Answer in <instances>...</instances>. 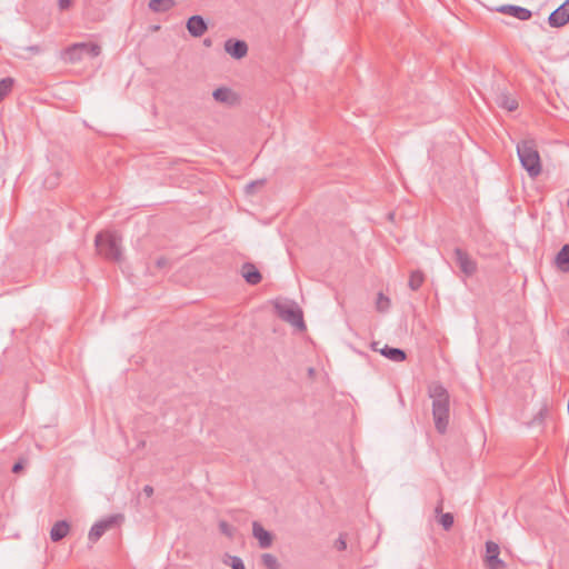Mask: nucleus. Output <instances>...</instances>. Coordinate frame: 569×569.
<instances>
[{"instance_id": "obj_16", "label": "nucleus", "mask_w": 569, "mask_h": 569, "mask_svg": "<svg viewBox=\"0 0 569 569\" xmlns=\"http://www.w3.org/2000/svg\"><path fill=\"white\" fill-rule=\"evenodd\" d=\"M555 263L562 272L569 271V243L565 244L557 253Z\"/></svg>"}, {"instance_id": "obj_13", "label": "nucleus", "mask_w": 569, "mask_h": 569, "mask_svg": "<svg viewBox=\"0 0 569 569\" xmlns=\"http://www.w3.org/2000/svg\"><path fill=\"white\" fill-rule=\"evenodd\" d=\"M378 342L372 343L375 351H379L382 356L395 362H401L406 359V352L402 349L385 346L382 349L377 348Z\"/></svg>"}, {"instance_id": "obj_35", "label": "nucleus", "mask_w": 569, "mask_h": 569, "mask_svg": "<svg viewBox=\"0 0 569 569\" xmlns=\"http://www.w3.org/2000/svg\"><path fill=\"white\" fill-rule=\"evenodd\" d=\"M28 50L38 53L40 51L38 46L28 47Z\"/></svg>"}, {"instance_id": "obj_15", "label": "nucleus", "mask_w": 569, "mask_h": 569, "mask_svg": "<svg viewBox=\"0 0 569 569\" xmlns=\"http://www.w3.org/2000/svg\"><path fill=\"white\" fill-rule=\"evenodd\" d=\"M69 530L70 525L66 520L57 521L50 530V538L53 542H58L67 537Z\"/></svg>"}, {"instance_id": "obj_5", "label": "nucleus", "mask_w": 569, "mask_h": 569, "mask_svg": "<svg viewBox=\"0 0 569 569\" xmlns=\"http://www.w3.org/2000/svg\"><path fill=\"white\" fill-rule=\"evenodd\" d=\"M277 315L283 320L298 328L299 330L306 329L303 315L300 308L296 305H276Z\"/></svg>"}, {"instance_id": "obj_24", "label": "nucleus", "mask_w": 569, "mask_h": 569, "mask_svg": "<svg viewBox=\"0 0 569 569\" xmlns=\"http://www.w3.org/2000/svg\"><path fill=\"white\" fill-rule=\"evenodd\" d=\"M376 306L379 311H386L390 306V299L386 297L382 292H379L377 296Z\"/></svg>"}, {"instance_id": "obj_29", "label": "nucleus", "mask_w": 569, "mask_h": 569, "mask_svg": "<svg viewBox=\"0 0 569 569\" xmlns=\"http://www.w3.org/2000/svg\"><path fill=\"white\" fill-rule=\"evenodd\" d=\"M230 560H231V568L232 569H246L244 565H243V561L239 558V557H230Z\"/></svg>"}, {"instance_id": "obj_25", "label": "nucleus", "mask_w": 569, "mask_h": 569, "mask_svg": "<svg viewBox=\"0 0 569 569\" xmlns=\"http://www.w3.org/2000/svg\"><path fill=\"white\" fill-rule=\"evenodd\" d=\"M486 562L489 569H506V565L499 556L486 559Z\"/></svg>"}, {"instance_id": "obj_3", "label": "nucleus", "mask_w": 569, "mask_h": 569, "mask_svg": "<svg viewBox=\"0 0 569 569\" xmlns=\"http://www.w3.org/2000/svg\"><path fill=\"white\" fill-rule=\"evenodd\" d=\"M98 253L107 260L118 262L121 260L120 238L112 232H99L94 240Z\"/></svg>"}, {"instance_id": "obj_22", "label": "nucleus", "mask_w": 569, "mask_h": 569, "mask_svg": "<svg viewBox=\"0 0 569 569\" xmlns=\"http://www.w3.org/2000/svg\"><path fill=\"white\" fill-rule=\"evenodd\" d=\"M261 563L267 569H280V563H279L277 557L271 553H263L261 556Z\"/></svg>"}, {"instance_id": "obj_8", "label": "nucleus", "mask_w": 569, "mask_h": 569, "mask_svg": "<svg viewBox=\"0 0 569 569\" xmlns=\"http://www.w3.org/2000/svg\"><path fill=\"white\" fill-rule=\"evenodd\" d=\"M548 22L553 28L563 27L569 22V0H566L548 18Z\"/></svg>"}, {"instance_id": "obj_12", "label": "nucleus", "mask_w": 569, "mask_h": 569, "mask_svg": "<svg viewBox=\"0 0 569 569\" xmlns=\"http://www.w3.org/2000/svg\"><path fill=\"white\" fill-rule=\"evenodd\" d=\"M252 535L258 540L260 548L267 549L271 547L273 541L271 532L266 530L258 521L252 523Z\"/></svg>"}, {"instance_id": "obj_2", "label": "nucleus", "mask_w": 569, "mask_h": 569, "mask_svg": "<svg viewBox=\"0 0 569 569\" xmlns=\"http://www.w3.org/2000/svg\"><path fill=\"white\" fill-rule=\"evenodd\" d=\"M517 153L528 176L532 179L537 178L542 171V166L536 142L531 139L518 142Z\"/></svg>"}, {"instance_id": "obj_11", "label": "nucleus", "mask_w": 569, "mask_h": 569, "mask_svg": "<svg viewBox=\"0 0 569 569\" xmlns=\"http://www.w3.org/2000/svg\"><path fill=\"white\" fill-rule=\"evenodd\" d=\"M498 12L503 14H509L511 17H515L521 21L529 20L532 16L531 11L513 4H502L496 9Z\"/></svg>"}, {"instance_id": "obj_28", "label": "nucleus", "mask_w": 569, "mask_h": 569, "mask_svg": "<svg viewBox=\"0 0 569 569\" xmlns=\"http://www.w3.org/2000/svg\"><path fill=\"white\" fill-rule=\"evenodd\" d=\"M335 548L339 551H343L347 549V540L343 533H340L339 538L336 540Z\"/></svg>"}, {"instance_id": "obj_1", "label": "nucleus", "mask_w": 569, "mask_h": 569, "mask_svg": "<svg viewBox=\"0 0 569 569\" xmlns=\"http://www.w3.org/2000/svg\"><path fill=\"white\" fill-rule=\"evenodd\" d=\"M429 397L432 399L435 427L439 433H445L449 425V392L441 383L436 382L429 387Z\"/></svg>"}, {"instance_id": "obj_30", "label": "nucleus", "mask_w": 569, "mask_h": 569, "mask_svg": "<svg viewBox=\"0 0 569 569\" xmlns=\"http://www.w3.org/2000/svg\"><path fill=\"white\" fill-rule=\"evenodd\" d=\"M263 183H264L263 180H257V181H252V182L248 183L246 186L247 193H252L256 188L263 186Z\"/></svg>"}, {"instance_id": "obj_18", "label": "nucleus", "mask_w": 569, "mask_h": 569, "mask_svg": "<svg viewBox=\"0 0 569 569\" xmlns=\"http://www.w3.org/2000/svg\"><path fill=\"white\" fill-rule=\"evenodd\" d=\"M216 101L231 104L234 101L233 92L228 88H218L212 93Z\"/></svg>"}, {"instance_id": "obj_32", "label": "nucleus", "mask_w": 569, "mask_h": 569, "mask_svg": "<svg viewBox=\"0 0 569 569\" xmlns=\"http://www.w3.org/2000/svg\"><path fill=\"white\" fill-rule=\"evenodd\" d=\"M72 1L71 0H59V8L61 10H67L71 7Z\"/></svg>"}, {"instance_id": "obj_20", "label": "nucleus", "mask_w": 569, "mask_h": 569, "mask_svg": "<svg viewBox=\"0 0 569 569\" xmlns=\"http://www.w3.org/2000/svg\"><path fill=\"white\" fill-rule=\"evenodd\" d=\"M14 82V79L11 77L0 80V102L11 92Z\"/></svg>"}, {"instance_id": "obj_31", "label": "nucleus", "mask_w": 569, "mask_h": 569, "mask_svg": "<svg viewBox=\"0 0 569 569\" xmlns=\"http://www.w3.org/2000/svg\"><path fill=\"white\" fill-rule=\"evenodd\" d=\"M156 266L158 269H164L169 266V260L166 257H159L156 260Z\"/></svg>"}, {"instance_id": "obj_21", "label": "nucleus", "mask_w": 569, "mask_h": 569, "mask_svg": "<svg viewBox=\"0 0 569 569\" xmlns=\"http://www.w3.org/2000/svg\"><path fill=\"white\" fill-rule=\"evenodd\" d=\"M425 276L421 271H412L409 278V288L413 291H417L423 283Z\"/></svg>"}, {"instance_id": "obj_34", "label": "nucleus", "mask_w": 569, "mask_h": 569, "mask_svg": "<svg viewBox=\"0 0 569 569\" xmlns=\"http://www.w3.org/2000/svg\"><path fill=\"white\" fill-rule=\"evenodd\" d=\"M22 469V463L21 462H16L12 467V472H19L20 470Z\"/></svg>"}, {"instance_id": "obj_19", "label": "nucleus", "mask_w": 569, "mask_h": 569, "mask_svg": "<svg viewBox=\"0 0 569 569\" xmlns=\"http://www.w3.org/2000/svg\"><path fill=\"white\" fill-rule=\"evenodd\" d=\"M174 6V0H150L149 9L153 12H167Z\"/></svg>"}, {"instance_id": "obj_9", "label": "nucleus", "mask_w": 569, "mask_h": 569, "mask_svg": "<svg viewBox=\"0 0 569 569\" xmlns=\"http://www.w3.org/2000/svg\"><path fill=\"white\" fill-rule=\"evenodd\" d=\"M224 50L234 59H242L248 53V44L243 40L228 39L224 42Z\"/></svg>"}, {"instance_id": "obj_26", "label": "nucleus", "mask_w": 569, "mask_h": 569, "mask_svg": "<svg viewBox=\"0 0 569 569\" xmlns=\"http://www.w3.org/2000/svg\"><path fill=\"white\" fill-rule=\"evenodd\" d=\"M440 523L443 527L445 530H449L453 525V516L449 512L443 513L440 517Z\"/></svg>"}, {"instance_id": "obj_14", "label": "nucleus", "mask_w": 569, "mask_h": 569, "mask_svg": "<svg viewBox=\"0 0 569 569\" xmlns=\"http://www.w3.org/2000/svg\"><path fill=\"white\" fill-rule=\"evenodd\" d=\"M241 276L251 286L258 284L262 279L260 271L250 262L242 264Z\"/></svg>"}, {"instance_id": "obj_17", "label": "nucleus", "mask_w": 569, "mask_h": 569, "mask_svg": "<svg viewBox=\"0 0 569 569\" xmlns=\"http://www.w3.org/2000/svg\"><path fill=\"white\" fill-rule=\"evenodd\" d=\"M496 102L508 111H515L518 108V101L503 91L497 94Z\"/></svg>"}, {"instance_id": "obj_33", "label": "nucleus", "mask_w": 569, "mask_h": 569, "mask_svg": "<svg viewBox=\"0 0 569 569\" xmlns=\"http://www.w3.org/2000/svg\"><path fill=\"white\" fill-rule=\"evenodd\" d=\"M143 493L147 496V497H151L153 495V488L149 485H146L143 487Z\"/></svg>"}, {"instance_id": "obj_7", "label": "nucleus", "mask_w": 569, "mask_h": 569, "mask_svg": "<svg viewBox=\"0 0 569 569\" xmlns=\"http://www.w3.org/2000/svg\"><path fill=\"white\" fill-rule=\"evenodd\" d=\"M453 254L455 261L463 274L470 277L476 273L477 262L471 259L467 251L462 250L461 248H456Z\"/></svg>"}, {"instance_id": "obj_37", "label": "nucleus", "mask_w": 569, "mask_h": 569, "mask_svg": "<svg viewBox=\"0 0 569 569\" xmlns=\"http://www.w3.org/2000/svg\"><path fill=\"white\" fill-rule=\"evenodd\" d=\"M56 182H49V180L47 179L46 180V184H48L49 188H52L54 186Z\"/></svg>"}, {"instance_id": "obj_27", "label": "nucleus", "mask_w": 569, "mask_h": 569, "mask_svg": "<svg viewBox=\"0 0 569 569\" xmlns=\"http://www.w3.org/2000/svg\"><path fill=\"white\" fill-rule=\"evenodd\" d=\"M219 529H220L221 533L226 535L227 537H232V535H233L232 527L226 521L219 522Z\"/></svg>"}, {"instance_id": "obj_10", "label": "nucleus", "mask_w": 569, "mask_h": 569, "mask_svg": "<svg viewBox=\"0 0 569 569\" xmlns=\"http://www.w3.org/2000/svg\"><path fill=\"white\" fill-rule=\"evenodd\" d=\"M186 28L192 37L200 38L207 32L208 24L201 16L196 14L187 20Z\"/></svg>"}, {"instance_id": "obj_36", "label": "nucleus", "mask_w": 569, "mask_h": 569, "mask_svg": "<svg viewBox=\"0 0 569 569\" xmlns=\"http://www.w3.org/2000/svg\"><path fill=\"white\" fill-rule=\"evenodd\" d=\"M211 43H212V42H211V40H210V39H204V41H203V44H204L206 47H210V46H211Z\"/></svg>"}, {"instance_id": "obj_6", "label": "nucleus", "mask_w": 569, "mask_h": 569, "mask_svg": "<svg viewBox=\"0 0 569 569\" xmlns=\"http://www.w3.org/2000/svg\"><path fill=\"white\" fill-rule=\"evenodd\" d=\"M121 519H122V516L116 515V516H110L107 519L96 522L89 531V535H88L89 541H91L93 543L97 542L107 530L116 527L120 522Z\"/></svg>"}, {"instance_id": "obj_23", "label": "nucleus", "mask_w": 569, "mask_h": 569, "mask_svg": "<svg viewBox=\"0 0 569 569\" xmlns=\"http://www.w3.org/2000/svg\"><path fill=\"white\" fill-rule=\"evenodd\" d=\"M499 553H500V548H499L498 543H496L493 541L486 542V559L497 557V556H499Z\"/></svg>"}, {"instance_id": "obj_4", "label": "nucleus", "mask_w": 569, "mask_h": 569, "mask_svg": "<svg viewBox=\"0 0 569 569\" xmlns=\"http://www.w3.org/2000/svg\"><path fill=\"white\" fill-rule=\"evenodd\" d=\"M101 53V48L97 43L92 42H80L68 47L62 52V59L69 63H76L80 61L84 56L96 58Z\"/></svg>"}]
</instances>
